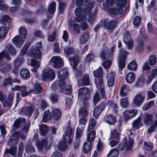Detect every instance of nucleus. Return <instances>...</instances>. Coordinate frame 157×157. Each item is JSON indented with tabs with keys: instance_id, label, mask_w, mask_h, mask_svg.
Returning a JSON list of instances; mask_svg holds the SVG:
<instances>
[{
	"instance_id": "f257e3e1",
	"label": "nucleus",
	"mask_w": 157,
	"mask_h": 157,
	"mask_svg": "<svg viewBox=\"0 0 157 157\" xmlns=\"http://www.w3.org/2000/svg\"><path fill=\"white\" fill-rule=\"evenodd\" d=\"M76 2L78 6H80L82 5L84 1L86 7L84 10H82L80 8L77 9L75 11V13L77 17L75 18L74 20H71L69 22V24L73 28V30L77 33H80V28L78 24L75 23V22H79L81 20L85 21L87 19V16L89 17L88 21L90 23L94 21V18L90 17V15L91 13V10L94 7L95 2L90 1L89 0H73Z\"/></svg>"
},
{
	"instance_id": "f03ea898",
	"label": "nucleus",
	"mask_w": 157,
	"mask_h": 157,
	"mask_svg": "<svg viewBox=\"0 0 157 157\" xmlns=\"http://www.w3.org/2000/svg\"><path fill=\"white\" fill-rule=\"evenodd\" d=\"M68 73L67 68H65L59 70L58 72L59 79L58 81L59 88L61 92L65 94H69L71 91V87L70 85H68L65 87V84L64 81V79L67 77Z\"/></svg>"
},
{
	"instance_id": "7ed1b4c3",
	"label": "nucleus",
	"mask_w": 157,
	"mask_h": 157,
	"mask_svg": "<svg viewBox=\"0 0 157 157\" xmlns=\"http://www.w3.org/2000/svg\"><path fill=\"white\" fill-rule=\"evenodd\" d=\"M73 134V130L71 128L70 124L69 123L67 125L66 131L63 137V139L58 144V148L60 150L64 151L68 148V145L66 142L69 143L71 141Z\"/></svg>"
},
{
	"instance_id": "20e7f679",
	"label": "nucleus",
	"mask_w": 157,
	"mask_h": 157,
	"mask_svg": "<svg viewBox=\"0 0 157 157\" xmlns=\"http://www.w3.org/2000/svg\"><path fill=\"white\" fill-rule=\"evenodd\" d=\"M128 0H106L107 4L109 6H112L114 3L116 4V9L111 8L109 10V13L113 15H116L118 13L121 14L123 10L122 7L126 5V2Z\"/></svg>"
},
{
	"instance_id": "39448f33",
	"label": "nucleus",
	"mask_w": 157,
	"mask_h": 157,
	"mask_svg": "<svg viewBox=\"0 0 157 157\" xmlns=\"http://www.w3.org/2000/svg\"><path fill=\"white\" fill-rule=\"evenodd\" d=\"M8 53L12 55H15L16 54L15 49L10 44H7L4 50L0 53V63L3 61H9L11 60Z\"/></svg>"
},
{
	"instance_id": "423d86ee",
	"label": "nucleus",
	"mask_w": 157,
	"mask_h": 157,
	"mask_svg": "<svg viewBox=\"0 0 157 157\" xmlns=\"http://www.w3.org/2000/svg\"><path fill=\"white\" fill-rule=\"evenodd\" d=\"M153 119V116L151 114H145L143 118V122L145 124H151V126L148 129L147 134H149L154 132L157 127V120L152 122Z\"/></svg>"
},
{
	"instance_id": "0eeeda50",
	"label": "nucleus",
	"mask_w": 157,
	"mask_h": 157,
	"mask_svg": "<svg viewBox=\"0 0 157 157\" xmlns=\"http://www.w3.org/2000/svg\"><path fill=\"white\" fill-rule=\"evenodd\" d=\"M89 90L86 87L81 88L78 91V102L80 105H85L88 103L87 98L86 95L88 93Z\"/></svg>"
},
{
	"instance_id": "6e6552de",
	"label": "nucleus",
	"mask_w": 157,
	"mask_h": 157,
	"mask_svg": "<svg viewBox=\"0 0 157 157\" xmlns=\"http://www.w3.org/2000/svg\"><path fill=\"white\" fill-rule=\"evenodd\" d=\"M42 79L45 81H51L55 77V74L53 69L51 68L44 69L41 75Z\"/></svg>"
},
{
	"instance_id": "1a4fd4ad",
	"label": "nucleus",
	"mask_w": 157,
	"mask_h": 157,
	"mask_svg": "<svg viewBox=\"0 0 157 157\" xmlns=\"http://www.w3.org/2000/svg\"><path fill=\"white\" fill-rule=\"evenodd\" d=\"M69 63L71 65L73 64V68L75 70V71L76 72L75 74V77L76 78L80 77L81 76L82 73L81 71V68L82 69L83 68L82 65H80L78 67L80 69L76 70V67L77 66L78 63L79 58L78 56L76 55L73 58H71L69 59Z\"/></svg>"
},
{
	"instance_id": "9d476101",
	"label": "nucleus",
	"mask_w": 157,
	"mask_h": 157,
	"mask_svg": "<svg viewBox=\"0 0 157 157\" xmlns=\"http://www.w3.org/2000/svg\"><path fill=\"white\" fill-rule=\"evenodd\" d=\"M129 54L124 51V49L122 48L120 49L119 53L118 55L119 58L118 60V65L119 67L121 69H123L125 65V60L127 56Z\"/></svg>"
},
{
	"instance_id": "9b49d317",
	"label": "nucleus",
	"mask_w": 157,
	"mask_h": 157,
	"mask_svg": "<svg viewBox=\"0 0 157 157\" xmlns=\"http://www.w3.org/2000/svg\"><path fill=\"white\" fill-rule=\"evenodd\" d=\"M49 64L55 68L61 67L63 65L62 60L59 56L53 57L49 61Z\"/></svg>"
},
{
	"instance_id": "f8f14e48",
	"label": "nucleus",
	"mask_w": 157,
	"mask_h": 157,
	"mask_svg": "<svg viewBox=\"0 0 157 157\" xmlns=\"http://www.w3.org/2000/svg\"><path fill=\"white\" fill-rule=\"evenodd\" d=\"M41 45L40 42H38L35 44V48H33L30 53V55L31 57L37 59H39L40 58L41 54L40 49L41 47Z\"/></svg>"
},
{
	"instance_id": "ddd939ff",
	"label": "nucleus",
	"mask_w": 157,
	"mask_h": 157,
	"mask_svg": "<svg viewBox=\"0 0 157 157\" xmlns=\"http://www.w3.org/2000/svg\"><path fill=\"white\" fill-rule=\"evenodd\" d=\"M114 49V47L113 46L111 47L110 49L106 48L103 49L100 52V57L104 59L109 58H112L113 56V53Z\"/></svg>"
},
{
	"instance_id": "4468645a",
	"label": "nucleus",
	"mask_w": 157,
	"mask_h": 157,
	"mask_svg": "<svg viewBox=\"0 0 157 157\" xmlns=\"http://www.w3.org/2000/svg\"><path fill=\"white\" fill-rule=\"evenodd\" d=\"M133 143V140L131 138L129 137L128 140L125 138L123 140L122 143L119 146V148L121 150L126 148V150L129 151L131 149Z\"/></svg>"
},
{
	"instance_id": "2eb2a0df",
	"label": "nucleus",
	"mask_w": 157,
	"mask_h": 157,
	"mask_svg": "<svg viewBox=\"0 0 157 157\" xmlns=\"http://www.w3.org/2000/svg\"><path fill=\"white\" fill-rule=\"evenodd\" d=\"M103 24L105 28L112 32L117 25V21L116 20H112L109 21L108 19H105L103 21Z\"/></svg>"
},
{
	"instance_id": "dca6fc26",
	"label": "nucleus",
	"mask_w": 157,
	"mask_h": 157,
	"mask_svg": "<svg viewBox=\"0 0 157 157\" xmlns=\"http://www.w3.org/2000/svg\"><path fill=\"white\" fill-rule=\"evenodd\" d=\"M12 136L13 138V140L12 142L10 140L9 143V144H18L19 138H21L22 140H24L26 138L25 135L19 132H15L12 134Z\"/></svg>"
},
{
	"instance_id": "f3484780",
	"label": "nucleus",
	"mask_w": 157,
	"mask_h": 157,
	"mask_svg": "<svg viewBox=\"0 0 157 157\" xmlns=\"http://www.w3.org/2000/svg\"><path fill=\"white\" fill-rule=\"evenodd\" d=\"M124 35V41L127 45L128 49L131 50L133 44V40L128 32H125Z\"/></svg>"
},
{
	"instance_id": "a211bd4d",
	"label": "nucleus",
	"mask_w": 157,
	"mask_h": 157,
	"mask_svg": "<svg viewBox=\"0 0 157 157\" xmlns=\"http://www.w3.org/2000/svg\"><path fill=\"white\" fill-rule=\"evenodd\" d=\"M94 82L97 88L100 87L99 91L102 97L104 96L105 94L104 88L102 87L103 81L101 77L94 79Z\"/></svg>"
},
{
	"instance_id": "6ab92c4d",
	"label": "nucleus",
	"mask_w": 157,
	"mask_h": 157,
	"mask_svg": "<svg viewBox=\"0 0 157 157\" xmlns=\"http://www.w3.org/2000/svg\"><path fill=\"white\" fill-rule=\"evenodd\" d=\"M9 96V98L4 101L2 94L1 93H0V100L2 102L4 106L9 107L11 104L13 96V93H10Z\"/></svg>"
},
{
	"instance_id": "aec40b11",
	"label": "nucleus",
	"mask_w": 157,
	"mask_h": 157,
	"mask_svg": "<svg viewBox=\"0 0 157 157\" xmlns=\"http://www.w3.org/2000/svg\"><path fill=\"white\" fill-rule=\"evenodd\" d=\"M144 99V95L139 93L136 94L134 97L133 101L136 106H139L142 104Z\"/></svg>"
},
{
	"instance_id": "412c9836",
	"label": "nucleus",
	"mask_w": 157,
	"mask_h": 157,
	"mask_svg": "<svg viewBox=\"0 0 157 157\" xmlns=\"http://www.w3.org/2000/svg\"><path fill=\"white\" fill-rule=\"evenodd\" d=\"M141 118L139 117L133 121L132 128L133 131L137 129L142 125V123L141 122Z\"/></svg>"
},
{
	"instance_id": "4be33fe9",
	"label": "nucleus",
	"mask_w": 157,
	"mask_h": 157,
	"mask_svg": "<svg viewBox=\"0 0 157 157\" xmlns=\"http://www.w3.org/2000/svg\"><path fill=\"white\" fill-rule=\"evenodd\" d=\"M33 110H35L33 108L32 106L29 107H24L21 109V113L22 114L28 115L29 117H30Z\"/></svg>"
},
{
	"instance_id": "5701e85b",
	"label": "nucleus",
	"mask_w": 157,
	"mask_h": 157,
	"mask_svg": "<svg viewBox=\"0 0 157 157\" xmlns=\"http://www.w3.org/2000/svg\"><path fill=\"white\" fill-rule=\"evenodd\" d=\"M30 64L33 67V68L31 69L32 71L36 72L40 66V62L39 61L33 59L31 60Z\"/></svg>"
},
{
	"instance_id": "b1692460",
	"label": "nucleus",
	"mask_w": 157,
	"mask_h": 157,
	"mask_svg": "<svg viewBox=\"0 0 157 157\" xmlns=\"http://www.w3.org/2000/svg\"><path fill=\"white\" fill-rule=\"evenodd\" d=\"M15 89L16 90L21 92V96L23 97L27 96L29 93V92L26 91V87L24 86H17L15 87Z\"/></svg>"
},
{
	"instance_id": "393cba45",
	"label": "nucleus",
	"mask_w": 157,
	"mask_h": 157,
	"mask_svg": "<svg viewBox=\"0 0 157 157\" xmlns=\"http://www.w3.org/2000/svg\"><path fill=\"white\" fill-rule=\"evenodd\" d=\"M108 85L110 87L113 86L114 83V73L111 72L106 77Z\"/></svg>"
},
{
	"instance_id": "a878e982",
	"label": "nucleus",
	"mask_w": 157,
	"mask_h": 157,
	"mask_svg": "<svg viewBox=\"0 0 157 157\" xmlns=\"http://www.w3.org/2000/svg\"><path fill=\"white\" fill-rule=\"evenodd\" d=\"M105 122L109 124L113 125L115 122L116 119L114 117L108 115L105 116L104 118Z\"/></svg>"
},
{
	"instance_id": "bb28decb",
	"label": "nucleus",
	"mask_w": 157,
	"mask_h": 157,
	"mask_svg": "<svg viewBox=\"0 0 157 157\" xmlns=\"http://www.w3.org/2000/svg\"><path fill=\"white\" fill-rule=\"evenodd\" d=\"M92 144L91 142L86 141L83 145V152L85 154L88 153L91 150Z\"/></svg>"
},
{
	"instance_id": "cd10ccee",
	"label": "nucleus",
	"mask_w": 157,
	"mask_h": 157,
	"mask_svg": "<svg viewBox=\"0 0 157 157\" xmlns=\"http://www.w3.org/2000/svg\"><path fill=\"white\" fill-rule=\"evenodd\" d=\"M87 141L92 142L93 141L95 137V132L94 131H87L86 133Z\"/></svg>"
},
{
	"instance_id": "c85d7f7f",
	"label": "nucleus",
	"mask_w": 157,
	"mask_h": 157,
	"mask_svg": "<svg viewBox=\"0 0 157 157\" xmlns=\"http://www.w3.org/2000/svg\"><path fill=\"white\" fill-rule=\"evenodd\" d=\"M13 43L17 47L21 46L24 42V40L19 37L18 36L14 37L12 40Z\"/></svg>"
},
{
	"instance_id": "c756f323",
	"label": "nucleus",
	"mask_w": 157,
	"mask_h": 157,
	"mask_svg": "<svg viewBox=\"0 0 157 157\" xmlns=\"http://www.w3.org/2000/svg\"><path fill=\"white\" fill-rule=\"evenodd\" d=\"M88 103L85 105H83L85 106V107H81L80 108L78 111V116L79 117H86L88 114V111H87L86 107Z\"/></svg>"
},
{
	"instance_id": "7c9ffc66",
	"label": "nucleus",
	"mask_w": 157,
	"mask_h": 157,
	"mask_svg": "<svg viewBox=\"0 0 157 157\" xmlns=\"http://www.w3.org/2000/svg\"><path fill=\"white\" fill-rule=\"evenodd\" d=\"M26 121V119L23 117H19L14 122L13 125L14 126L18 128L24 124Z\"/></svg>"
},
{
	"instance_id": "2f4dec72",
	"label": "nucleus",
	"mask_w": 157,
	"mask_h": 157,
	"mask_svg": "<svg viewBox=\"0 0 157 157\" xmlns=\"http://www.w3.org/2000/svg\"><path fill=\"white\" fill-rule=\"evenodd\" d=\"M42 91L41 87L39 84L37 83L35 84L34 88L30 89V92H33L35 94H38L41 93Z\"/></svg>"
},
{
	"instance_id": "473e14b6",
	"label": "nucleus",
	"mask_w": 157,
	"mask_h": 157,
	"mask_svg": "<svg viewBox=\"0 0 157 157\" xmlns=\"http://www.w3.org/2000/svg\"><path fill=\"white\" fill-rule=\"evenodd\" d=\"M52 113L54 118L57 120L60 118L61 115V113L59 109L57 108L52 109Z\"/></svg>"
},
{
	"instance_id": "72a5a7b5",
	"label": "nucleus",
	"mask_w": 157,
	"mask_h": 157,
	"mask_svg": "<svg viewBox=\"0 0 157 157\" xmlns=\"http://www.w3.org/2000/svg\"><path fill=\"white\" fill-rule=\"evenodd\" d=\"M103 69L101 67H99L96 70L93 71V74L95 78H99L101 77L103 74Z\"/></svg>"
},
{
	"instance_id": "f704fd0d",
	"label": "nucleus",
	"mask_w": 157,
	"mask_h": 157,
	"mask_svg": "<svg viewBox=\"0 0 157 157\" xmlns=\"http://www.w3.org/2000/svg\"><path fill=\"white\" fill-rule=\"evenodd\" d=\"M20 75L23 78L25 79L29 77L30 73L27 69L23 68L21 71Z\"/></svg>"
},
{
	"instance_id": "c9c22d12",
	"label": "nucleus",
	"mask_w": 157,
	"mask_h": 157,
	"mask_svg": "<svg viewBox=\"0 0 157 157\" xmlns=\"http://www.w3.org/2000/svg\"><path fill=\"white\" fill-rule=\"evenodd\" d=\"M96 126V121L94 119H90L89 121L88 126L87 130L88 131H91L95 128Z\"/></svg>"
},
{
	"instance_id": "e433bc0d",
	"label": "nucleus",
	"mask_w": 157,
	"mask_h": 157,
	"mask_svg": "<svg viewBox=\"0 0 157 157\" xmlns=\"http://www.w3.org/2000/svg\"><path fill=\"white\" fill-rule=\"evenodd\" d=\"M135 78L134 74L132 72H129L126 75L125 78L127 82L131 83L133 82Z\"/></svg>"
},
{
	"instance_id": "4c0bfd02",
	"label": "nucleus",
	"mask_w": 157,
	"mask_h": 157,
	"mask_svg": "<svg viewBox=\"0 0 157 157\" xmlns=\"http://www.w3.org/2000/svg\"><path fill=\"white\" fill-rule=\"evenodd\" d=\"M84 127L82 126L80 124H79L77 129L76 130V140L79 139L81 137L83 132Z\"/></svg>"
},
{
	"instance_id": "58836bf2",
	"label": "nucleus",
	"mask_w": 157,
	"mask_h": 157,
	"mask_svg": "<svg viewBox=\"0 0 157 157\" xmlns=\"http://www.w3.org/2000/svg\"><path fill=\"white\" fill-rule=\"evenodd\" d=\"M19 35L20 37L23 39L26 38L27 33L26 29L23 27H21L19 29Z\"/></svg>"
},
{
	"instance_id": "ea45409f",
	"label": "nucleus",
	"mask_w": 157,
	"mask_h": 157,
	"mask_svg": "<svg viewBox=\"0 0 157 157\" xmlns=\"http://www.w3.org/2000/svg\"><path fill=\"white\" fill-rule=\"evenodd\" d=\"M52 114L48 110L44 113L42 118V120L46 122L48 120L52 118Z\"/></svg>"
},
{
	"instance_id": "a19ab883",
	"label": "nucleus",
	"mask_w": 157,
	"mask_h": 157,
	"mask_svg": "<svg viewBox=\"0 0 157 157\" xmlns=\"http://www.w3.org/2000/svg\"><path fill=\"white\" fill-rule=\"evenodd\" d=\"M48 130V128L47 125L42 124L40 126V131L41 135L44 136L47 133Z\"/></svg>"
},
{
	"instance_id": "79ce46f5",
	"label": "nucleus",
	"mask_w": 157,
	"mask_h": 157,
	"mask_svg": "<svg viewBox=\"0 0 157 157\" xmlns=\"http://www.w3.org/2000/svg\"><path fill=\"white\" fill-rule=\"evenodd\" d=\"M47 141L45 139L41 141H39L37 143L38 148L40 150H42L44 147L47 146Z\"/></svg>"
},
{
	"instance_id": "37998d69",
	"label": "nucleus",
	"mask_w": 157,
	"mask_h": 157,
	"mask_svg": "<svg viewBox=\"0 0 157 157\" xmlns=\"http://www.w3.org/2000/svg\"><path fill=\"white\" fill-rule=\"evenodd\" d=\"M17 147L13 146L11 147L9 149H6L5 150V152L6 153H10L12 155L14 156L16 154Z\"/></svg>"
},
{
	"instance_id": "c03bdc74",
	"label": "nucleus",
	"mask_w": 157,
	"mask_h": 157,
	"mask_svg": "<svg viewBox=\"0 0 157 157\" xmlns=\"http://www.w3.org/2000/svg\"><path fill=\"white\" fill-rule=\"evenodd\" d=\"M153 147V144L150 141H145L144 143V148L145 150H150Z\"/></svg>"
},
{
	"instance_id": "a18cd8bd",
	"label": "nucleus",
	"mask_w": 157,
	"mask_h": 157,
	"mask_svg": "<svg viewBox=\"0 0 157 157\" xmlns=\"http://www.w3.org/2000/svg\"><path fill=\"white\" fill-rule=\"evenodd\" d=\"M119 152L118 150L116 148L111 150L108 155V157H117Z\"/></svg>"
},
{
	"instance_id": "49530a36",
	"label": "nucleus",
	"mask_w": 157,
	"mask_h": 157,
	"mask_svg": "<svg viewBox=\"0 0 157 157\" xmlns=\"http://www.w3.org/2000/svg\"><path fill=\"white\" fill-rule=\"evenodd\" d=\"M31 43L30 42H27L23 46V48L21 51L20 54L21 56H22L25 54L27 50L30 45Z\"/></svg>"
},
{
	"instance_id": "de8ad7c7",
	"label": "nucleus",
	"mask_w": 157,
	"mask_h": 157,
	"mask_svg": "<svg viewBox=\"0 0 157 157\" xmlns=\"http://www.w3.org/2000/svg\"><path fill=\"white\" fill-rule=\"evenodd\" d=\"M64 53L67 55H69L72 54L74 52V49L70 46H66L64 48Z\"/></svg>"
},
{
	"instance_id": "09e8293b",
	"label": "nucleus",
	"mask_w": 157,
	"mask_h": 157,
	"mask_svg": "<svg viewBox=\"0 0 157 157\" xmlns=\"http://www.w3.org/2000/svg\"><path fill=\"white\" fill-rule=\"evenodd\" d=\"M56 3L55 2H53L50 4L48 8V11L50 14L53 13L55 11Z\"/></svg>"
},
{
	"instance_id": "8fccbe9b",
	"label": "nucleus",
	"mask_w": 157,
	"mask_h": 157,
	"mask_svg": "<svg viewBox=\"0 0 157 157\" xmlns=\"http://www.w3.org/2000/svg\"><path fill=\"white\" fill-rule=\"evenodd\" d=\"M128 68L131 70H136L137 69V65L134 61L130 62L128 65Z\"/></svg>"
},
{
	"instance_id": "3c124183",
	"label": "nucleus",
	"mask_w": 157,
	"mask_h": 157,
	"mask_svg": "<svg viewBox=\"0 0 157 157\" xmlns=\"http://www.w3.org/2000/svg\"><path fill=\"white\" fill-rule=\"evenodd\" d=\"M127 89L126 85L124 84H122L121 85L120 91V95L121 96L124 97L126 95V91Z\"/></svg>"
},
{
	"instance_id": "603ef678",
	"label": "nucleus",
	"mask_w": 157,
	"mask_h": 157,
	"mask_svg": "<svg viewBox=\"0 0 157 157\" xmlns=\"http://www.w3.org/2000/svg\"><path fill=\"white\" fill-rule=\"evenodd\" d=\"M88 38L87 33L83 34L79 39V42L81 44H85L87 42Z\"/></svg>"
},
{
	"instance_id": "864d4df0",
	"label": "nucleus",
	"mask_w": 157,
	"mask_h": 157,
	"mask_svg": "<svg viewBox=\"0 0 157 157\" xmlns=\"http://www.w3.org/2000/svg\"><path fill=\"white\" fill-rule=\"evenodd\" d=\"M59 3V10L60 13L62 14L64 10L67 6L66 3H60L61 0H58Z\"/></svg>"
},
{
	"instance_id": "5fc2aeb1",
	"label": "nucleus",
	"mask_w": 157,
	"mask_h": 157,
	"mask_svg": "<svg viewBox=\"0 0 157 157\" xmlns=\"http://www.w3.org/2000/svg\"><path fill=\"white\" fill-rule=\"evenodd\" d=\"M148 7L150 11L154 12L156 8V2L154 0H152Z\"/></svg>"
},
{
	"instance_id": "6e6d98bb",
	"label": "nucleus",
	"mask_w": 157,
	"mask_h": 157,
	"mask_svg": "<svg viewBox=\"0 0 157 157\" xmlns=\"http://www.w3.org/2000/svg\"><path fill=\"white\" fill-rule=\"evenodd\" d=\"M7 28L3 26L0 28V39L3 38L6 33Z\"/></svg>"
},
{
	"instance_id": "4d7b16f0",
	"label": "nucleus",
	"mask_w": 157,
	"mask_h": 157,
	"mask_svg": "<svg viewBox=\"0 0 157 157\" xmlns=\"http://www.w3.org/2000/svg\"><path fill=\"white\" fill-rule=\"evenodd\" d=\"M12 82H16L13 80V79L10 77H9L5 79L3 82V84L4 86H7L8 85L11 84Z\"/></svg>"
},
{
	"instance_id": "13d9d810",
	"label": "nucleus",
	"mask_w": 157,
	"mask_h": 157,
	"mask_svg": "<svg viewBox=\"0 0 157 157\" xmlns=\"http://www.w3.org/2000/svg\"><path fill=\"white\" fill-rule=\"evenodd\" d=\"M11 68L10 64H4V66L2 65L0 67L1 71L3 72H5L8 71Z\"/></svg>"
},
{
	"instance_id": "bf43d9fd",
	"label": "nucleus",
	"mask_w": 157,
	"mask_h": 157,
	"mask_svg": "<svg viewBox=\"0 0 157 157\" xmlns=\"http://www.w3.org/2000/svg\"><path fill=\"white\" fill-rule=\"evenodd\" d=\"M82 82L84 85H90V80L88 75H84L82 78Z\"/></svg>"
},
{
	"instance_id": "052dcab7",
	"label": "nucleus",
	"mask_w": 157,
	"mask_h": 157,
	"mask_svg": "<svg viewBox=\"0 0 157 157\" xmlns=\"http://www.w3.org/2000/svg\"><path fill=\"white\" fill-rule=\"evenodd\" d=\"M154 101H151L150 102L146 103L143 106V109L144 110H147L150 108L154 105Z\"/></svg>"
},
{
	"instance_id": "680f3d73",
	"label": "nucleus",
	"mask_w": 157,
	"mask_h": 157,
	"mask_svg": "<svg viewBox=\"0 0 157 157\" xmlns=\"http://www.w3.org/2000/svg\"><path fill=\"white\" fill-rule=\"evenodd\" d=\"M112 63V61L111 60L109 59L108 60L104 61L102 63V65L105 68L107 69L110 67Z\"/></svg>"
},
{
	"instance_id": "e2e57ef3",
	"label": "nucleus",
	"mask_w": 157,
	"mask_h": 157,
	"mask_svg": "<svg viewBox=\"0 0 157 157\" xmlns=\"http://www.w3.org/2000/svg\"><path fill=\"white\" fill-rule=\"evenodd\" d=\"M102 112V111L99 107L96 106L94 109L93 111V115L96 118H97L99 114Z\"/></svg>"
},
{
	"instance_id": "0e129e2a",
	"label": "nucleus",
	"mask_w": 157,
	"mask_h": 157,
	"mask_svg": "<svg viewBox=\"0 0 157 157\" xmlns=\"http://www.w3.org/2000/svg\"><path fill=\"white\" fill-rule=\"evenodd\" d=\"M26 151L27 154H30L34 151V148L31 144H28L26 146Z\"/></svg>"
},
{
	"instance_id": "69168bd1",
	"label": "nucleus",
	"mask_w": 157,
	"mask_h": 157,
	"mask_svg": "<svg viewBox=\"0 0 157 157\" xmlns=\"http://www.w3.org/2000/svg\"><path fill=\"white\" fill-rule=\"evenodd\" d=\"M149 63L150 65L154 64L156 61V58L155 55H152L149 58Z\"/></svg>"
},
{
	"instance_id": "338daca9",
	"label": "nucleus",
	"mask_w": 157,
	"mask_h": 157,
	"mask_svg": "<svg viewBox=\"0 0 157 157\" xmlns=\"http://www.w3.org/2000/svg\"><path fill=\"white\" fill-rule=\"evenodd\" d=\"M9 19V16L7 15H5L0 19V21L2 24L5 25L8 22Z\"/></svg>"
},
{
	"instance_id": "774afa93",
	"label": "nucleus",
	"mask_w": 157,
	"mask_h": 157,
	"mask_svg": "<svg viewBox=\"0 0 157 157\" xmlns=\"http://www.w3.org/2000/svg\"><path fill=\"white\" fill-rule=\"evenodd\" d=\"M107 105L110 108H112L115 109L117 107V105L112 101H109L107 103Z\"/></svg>"
}]
</instances>
